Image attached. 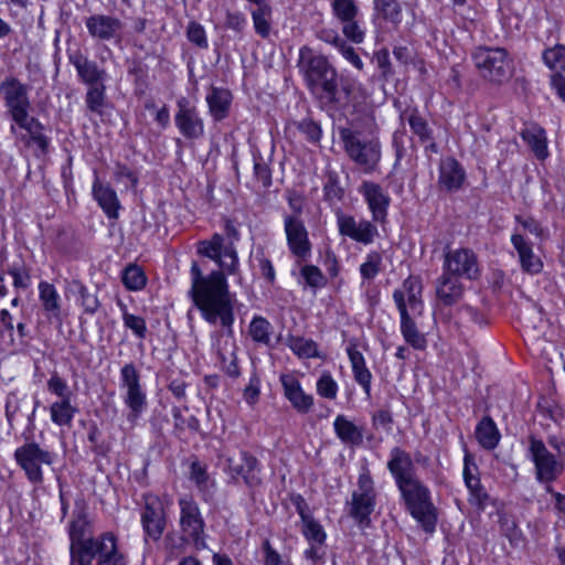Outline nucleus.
I'll use <instances>...</instances> for the list:
<instances>
[{
    "label": "nucleus",
    "mask_w": 565,
    "mask_h": 565,
    "mask_svg": "<svg viewBox=\"0 0 565 565\" xmlns=\"http://www.w3.org/2000/svg\"><path fill=\"white\" fill-rule=\"evenodd\" d=\"M382 255L379 252H371L360 266V274L364 280H372L381 270Z\"/></svg>",
    "instance_id": "864d4df0"
},
{
    "label": "nucleus",
    "mask_w": 565,
    "mask_h": 565,
    "mask_svg": "<svg viewBox=\"0 0 565 565\" xmlns=\"http://www.w3.org/2000/svg\"><path fill=\"white\" fill-rule=\"evenodd\" d=\"M466 487L470 493L469 502L478 509L483 510L489 500V494L481 484L480 478L470 482L468 481Z\"/></svg>",
    "instance_id": "5fc2aeb1"
},
{
    "label": "nucleus",
    "mask_w": 565,
    "mask_h": 565,
    "mask_svg": "<svg viewBox=\"0 0 565 565\" xmlns=\"http://www.w3.org/2000/svg\"><path fill=\"white\" fill-rule=\"evenodd\" d=\"M188 40L200 49H207L209 42L204 28L195 21H191L186 28Z\"/></svg>",
    "instance_id": "052dcab7"
},
{
    "label": "nucleus",
    "mask_w": 565,
    "mask_h": 565,
    "mask_svg": "<svg viewBox=\"0 0 565 565\" xmlns=\"http://www.w3.org/2000/svg\"><path fill=\"white\" fill-rule=\"evenodd\" d=\"M294 126L308 142L312 145H318L320 142L322 129L317 121L312 120L311 118H305L302 120L295 121Z\"/></svg>",
    "instance_id": "de8ad7c7"
},
{
    "label": "nucleus",
    "mask_w": 565,
    "mask_h": 565,
    "mask_svg": "<svg viewBox=\"0 0 565 565\" xmlns=\"http://www.w3.org/2000/svg\"><path fill=\"white\" fill-rule=\"evenodd\" d=\"M225 247L224 237L221 234H214L210 239L198 243V253L215 262L217 258H222Z\"/></svg>",
    "instance_id": "79ce46f5"
},
{
    "label": "nucleus",
    "mask_w": 565,
    "mask_h": 565,
    "mask_svg": "<svg viewBox=\"0 0 565 565\" xmlns=\"http://www.w3.org/2000/svg\"><path fill=\"white\" fill-rule=\"evenodd\" d=\"M215 262L218 264L221 270H213L211 274L206 275V277L211 276L213 273H221L223 276H225V273L235 274L238 269V257L234 245L232 243L226 245L222 253V258H217ZM200 270L201 274H203L201 268ZM202 276L205 277V275ZM224 278L226 279V277Z\"/></svg>",
    "instance_id": "37998d69"
},
{
    "label": "nucleus",
    "mask_w": 565,
    "mask_h": 565,
    "mask_svg": "<svg viewBox=\"0 0 565 565\" xmlns=\"http://www.w3.org/2000/svg\"><path fill=\"white\" fill-rule=\"evenodd\" d=\"M437 297L445 306L456 303L462 296L463 287L458 277L444 271L437 286Z\"/></svg>",
    "instance_id": "7c9ffc66"
},
{
    "label": "nucleus",
    "mask_w": 565,
    "mask_h": 565,
    "mask_svg": "<svg viewBox=\"0 0 565 565\" xmlns=\"http://www.w3.org/2000/svg\"><path fill=\"white\" fill-rule=\"evenodd\" d=\"M302 534L310 543L318 545H323L327 537L323 527L313 516L302 521Z\"/></svg>",
    "instance_id": "3c124183"
},
{
    "label": "nucleus",
    "mask_w": 565,
    "mask_h": 565,
    "mask_svg": "<svg viewBox=\"0 0 565 565\" xmlns=\"http://www.w3.org/2000/svg\"><path fill=\"white\" fill-rule=\"evenodd\" d=\"M225 471L234 479L242 478L249 488L258 487L262 483L259 477L258 461L256 457L247 451H241L238 456L226 459Z\"/></svg>",
    "instance_id": "a211bd4d"
},
{
    "label": "nucleus",
    "mask_w": 565,
    "mask_h": 565,
    "mask_svg": "<svg viewBox=\"0 0 565 565\" xmlns=\"http://www.w3.org/2000/svg\"><path fill=\"white\" fill-rule=\"evenodd\" d=\"M262 550L264 553V565H291L289 561L284 559L271 546L269 540L263 542Z\"/></svg>",
    "instance_id": "774afa93"
},
{
    "label": "nucleus",
    "mask_w": 565,
    "mask_h": 565,
    "mask_svg": "<svg viewBox=\"0 0 565 565\" xmlns=\"http://www.w3.org/2000/svg\"><path fill=\"white\" fill-rule=\"evenodd\" d=\"M92 193L100 209L110 220H117L119 216L120 202L116 191L109 185L103 183L98 177L93 183Z\"/></svg>",
    "instance_id": "bb28decb"
},
{
    "label": "nucleus",
    "mask_w": 565,
    "mask_h": 565,
    "mask_svg": "<svg viewBox=\"0 0 565 565\" xmlns=\"http://www.w3.org/2000/svg\"><path fill=\"white\" fill-rule=\"evenodd\" d=\"M8 274L13 278V286L18 289H26L31 285L30 270L21 259L13 262L9 268Z\"/></svg>",
    "instance_id": "8fccbe9b"
},
{
    "label": "nucleus",
    "mask_w": 565,
    "mask_h": 565,
    "mask_svg": "<svg viewBox=\"0 0 565 565\" xmlns=\"http://www.w3.org/2000/svg\"><path fill=\"white\" fill-rule=\"evenodd\" d=\"M287 345L296 355L301 359L319 356L318 345L311 339L289 337L287 340Z\"/></svg>",
    "instance_id": "58836bf2"
},
{
    "label": "nucleus",
    "mask_w": 565,
    "mask_h": 565,
    "mask_svg": "<svg viewBox=\"0 0 565 565\" xmlns=\"http://www.w3.org/2000/svg\"><path fill=\"white\" fill-rule=\"evenodd\" d=\"M472 60L480 75L491 82L502 83L512 74V62L503 47L478 46Z\"/></svg>",
    "instance_id": "1a4fd4ad"
},
{
    "label": "nucleus",
    "mask_w": 565,
    "mask_h": 565,
    "mask_svg": "<svg viewBox=\"0 0 565 565\" xmlns=\"http://www.w3.org/2000/svg\"><path fill=\"white\" fill-rule=\"evenodd\" d=\"M178 504L180 508L181 541L193 544L196 550L206 548L205 521L199 504L190 495L181 497Z\"/></svg>",
    "instance_id": "9d476101"
},
{
    "label": "nucleus",
    "mask_w": 565,
    "mask_h": 565,
    "mask_svg": "<svg viewBox=\"0 0 565 565\" xmlns=\"http://www.w3.org/2000/svg\"><path fill=\"white\" fill-rule=\"evenodd\" d=\"M476 438L484 449H494L500 441V433L495 423L489 416L483 417L477 425L475 431Z\"/></svg>",
    "instance_id": "72a5a7b5"
},
{
    "label": "nucleus",
    "mask_w": 565,
    "mask_h": 565,
    "mask_svg": "<svg viewBox=\"0 0 565 565\" xmlns=\"http://www.w3.org/2000/svg\"><path fill=\"white\" fill-rule=\"evenodd\" d=\"M338 231L341 236L349 237L363 245H370L379 236V231L374 222L367 220L356 221L354 216L343 213L341 210L335 212Z\"/></svg>",
    "instance_id": "f3484780"
},
{
    "label": "nucleus",
    "mask_w": 565,
    "mask_h": 565,
    "mask_svg": "<svg viewBox=\"0 0 565 565\" xmlns=\"http://www.w3.org/2000/svg\"><path fill=\"white\" fill-rule=\"evenodd\" d=\"M89 533V521L84 504L76 502L73 519L68 525L71 563L88 565V550L96 537H86Z\"/></svg>",
    "instance_id": "f8f14e48"
},
{
    "label": "nucleus",
    "mask_w": 565,
    "mask_h": 565,
    "mask_svg": "<svg viewBox=\"0 0 565 565\" xmlns=\"http://www.w3.org/2000/svg\"><path fill=\"white\" fill-rule=\"evenodd\" d=\"M339 136L348 157L358 164L366 174L377 170L381 161L382 151L379 138L372 134L342 127L339 129Z\"/></svg>",
    "instance_id": "39448f33"
},
{
    "label": "nucleus",
    "mask_w": 565,
    "mask_h": 565,
    "mask_svg": "<svg viewBox=\"0 0 565 565\" xmlns=\"http://www.w3.org/2000/svg\"><path fill=\"white\" fill-rule=\"evenodd\" d=\"M0 94L12 120L11 134L24 145L34 143L43 153L47 152L50 139L43 132L44 126L30 114L32 104L28 85L17 77L8 76L0 83Z\"/></svg>",
    "instance_id": "7ed1b4c3"
},
{
    "label": "nucleus",
    "mask_w": 565,
    "mask_h": 565,
    "mask_svg": "<svg viewBox=\"0 0 565 565\" xmlns=\"http://www.w3.org/2000/svg\"><path fill=\"white\" fill-rule=\"evenodd\" d=\"M285 232L291 254L299 260H307L311 255V243L303 222L296 216H286Z\"/></svg>",
    "instance_id": "6ab92c4d"
},
{
    "label": "nucleus",
    "mask_w": 565,
    "mask_h": 565,
    "mask_svg": "<svg viewBox=\"0 0 565 565\" xmlns=\"http://www.w3.org/2000/svg\"><path fill=\"white\" fill-rule=\"evenodd\" d=\"M422 284L415 277L404 280L401 288L395 289L393 299L401 317V332L405 341L416 350L426 348L425 335L418 331L414 317L423 315Z\"/></svg>",
    "instance_id": "20e7f679"
},
{
    "label": "nucleus",
    "mask_w": 565,
    "mask_h": 565,
    "mask_svg": "<svg viewBox=\"0 0 565 565\" xmlns=\"http://www.w3.org/2000/svg\"><path fill=\"white\" fill-rule=\"evenodd\" d=\"M174 122L180 134L190 140L200 139L204 136V121L198 108L186 98L177 100Z\"/></svg>",
    "instance_id": "2eb2a0df"
},
{
    "label": "nucleus",
    "mask_w": 565,
    "mask_h": 565,
    "mask_svg": "<svg viewBox=\"0 0 565 565\" xmlns=\"http://www.w3.org/2000/svg\"><path fill=\"white\" fill-rule=\"evenodd\" d=\"M232 93L223 87H211L206 95L209 111L215 121L227 117L232 104Z\"/></svg>",
    "instance_id": "c756f323"
},
{
    "label": "nucleus",
    "mask_w": 565,
    "mask_h": 565,
    "mask_svg": "<svg viewBox=\"0 0 565 565\" xmlns=\"http://www.w3.org/2000/svg\"><path fill=\"white\" fill-rule=\"evenodd\" d=\"M47 390L51 394L60 397V399L71 398V392L66 381L56 372H54L47 381Z\"/></svg>",
    "instance_id": "e2e57ef3"
},
{
    "label": "nucleus",
    "mask_w": 565,
    "mask_h": 565,
    "mask_svg": "<svg viewBox=\"0 0 565 565\" xmlns=\"http://www.w3.org/2000/svg\"><path fill=\"white\" fill-rule=\"evenodd\" d=\"M521 137L527 143L537 159L544 160L547 158V138L546 132L542 127L532 125L522 130Z\"/></svg>",
    "instance_id": "2f4dec72"
},
{
    "label": "nucleus",
    "mask_w": 565,
    "mask_h": 565,
    "mask_svg": "<svg viewBox=\"0 0 565 565\" xmlns=\"http://www.w3.org/2000/svg\"><path fill=\"white\" fill-rule=\"evenodd\" d=\"M373 61L376 63L384 81H390L394 77V70L390 60V53L386 49H382L374 53Z\"/></svg>",
    "instance_id": "13d9d810"
},
{
    "label": "nucleus",
    "mask_w": 565,
    "mask_h": 565,
    "mask_svg": "<svg viewBox=\"0 0 565 565\" xmlns=\"http://www.w3.org/2000/svg\"><path fill=\"white\" fill-rule=\"evenodd\" d=\"M543 61L545 65L554 72V74H562L565 72V46L557 44L545 50L543 53Z\"/></svg>",
    "instance_id": "a18cd8bd"
},
{
    "label": "nucleus",
    "mask_w": 565,
    "mask_h": 565,
    "mask_svg": "<svg viewBox=\"0 0 565 565\" xmlns=\"http://www.w3.org/2000/svg\"><path fill=\"white\" fill-rule=\"evenodd\" d=\"M86 28L94 39L111 41L120 39L122 22L113 15L93 14L86 19Z\"/></svg>",
    "instance_id": "412c9836"
},
{
    "label": "nucleus",
    "mask_w": 565,
    "mask_h": 565,
    "mask_svg": "<svg viewBox=\"0 0 565 565\" xmlns=\"http://www.w3.org/2000/svg\"><path fill=\"white\" fill-rule=\"evenodd\" d=\"M527 450L534 465L536 481L545 486L546 492H552V483L564 472V462L557 459L545 444L533 435L529 437Z\"/></svg>",
    "instance_id": "6e6552de"
},
{
    "label": "nucleus",
    "mask_w": 565,
    "mask_h": 565,
    "mask_svg": "<svg viewBox=\"0 0 565 565\" xmlns=\"http://www.w3.org/2000/svg\"><path fill=\"white\" fill-rule=\"evenodd\" d=\"M324 199L327 201H341L344 194V190L341 188L335 172L328 173V181L323 186Z\"/></svg>",
    "instance_id": "bf43d9fd"
},
{
    "label": "nucleus",
    "mask_w": 565,
    "mask_h": 565,
    "mask_svg": "<svg viewBox=\"0 0 565 565\" xmlns=\"http://www.w3.org/2000/svg\"><path fill=\"white\" fill-rule=\"evenodd\" d=\"M338 438L348 445L359 446L363 441L362 429L349 420L344 415H338L333 422Z\"/></svg>",
    "instance_id": "473e14b6"
},
{
    "label": "nucleus",
    "mask_w": 565,
    "mask_h": 565,
    "mask_svg": "<svg viewBox=\"0 0 565 565\" xmlns=\"http://www.w3.org/2000/svg\"><path fill=\"white\" fill-rule=\"evenodd\" d=\"M191 288L189 296L200 310L202 318L210 324H220L223 331H215L212 337L221 370L231 379L241 376L237 359V345L234 339V305L227 280L223 274L213 273L203 277L198 262L193 260L190 269Z\"/></svg>",
    "instance_id": "f257e3e1"
},
{
    "label": "nucleus",
    "mask_w": 565,
    "mask_h": 565,
    "mask_svg": "<svg viewBox=\"0 0 565 565\" xmlns=\"http://www.w3.org/2000/svg\"><path fill=\"white\" fill-rule=\"evenodd\" d=\"M401 497L409 514L427 533H433L437 524V509L433 503L430 490L418 478L397 486Z\"/></svg>",
    "instance_id": "423d86ee"
},
{
    "label": "nucleus",
    "mask_w": 565,
    "mask_h": 565,
    "mask_svg": "<svg viewBox=\"0 0 565 565\" xmlns=\"http://www.w3.org/2000/svg\"><path fill=\"white\" fill-rule=\"evenodd\" d=\"M359 192L367 203L373 222L384 223L387 217L391 199L383 191L382 186L372 181H363Z\"/></svg>",
    "instance_id": "aec40b11"
},
{
    "label": "nucleus",
    "mask_w": 565,
    "mask_h": 565,
    "mask_svg": "<svg viewBox=\"0 0 565 565\" xmlns=\"http://www.w3.org/2000/svg\"><path fill=\"white\" fill-rule=\"evenodd\" d=\"M190 479L196 484L200 490L207 488L209 475L206 467L199 460H194L190 467Z\"/></svg>",
    "instance_id": "0e129e2a"
},
{
    "label": "nucleus",
    "mask_w": 565,
    "mask_h": 565,
    "mask_svg": "<svg viewBox=\"0 0 565 565\" xmlns=\"http://www.w3.org/2000/svg\"><path fill=\"white\" fill-rule=\"evenodd\" d=\"M140 522L145 540L159 541L167 526V513L162 500L153 493L142 495Z\"/></svg>",
    "instance_id": "4468645a"
},
{
    "label": "nucleus",
    "mask_w": 565,
    "mask_h": 565,
    "mask_svg": "<svg viewBox=\"0 0 565 565\" xmlns=\"http://www.w3.org/2000/svg\"><path fill=\"white\" fill-rule=\"evenodd\" d=\"M511 244L516 250L521 269L530 275H537L543 269L542 259L534 254L532 244L520 233L511 235Z\"/></svg>",
    "instance_id": "b1692460"
},
{
    "label": "nucleus",
    "mask_w": 565,
    "mask_h": 565,
    "mask_svg": "<svg viewBox=\"0 0 565 565\" xmlns=\"http://www.w3.org/2000/svg\"><path fill=\"white\" fill-rule=\"evenodd\" d=\"M68 58L70 63L75 67L82 83L87 86L105 83L107 73L104 68L99 67L95 61H90L78 51L70 54Z\"/></svg>",
    "instance_id": "5701e85b"
},
{
    "label": "nucleus",
    "mask_w": 565,
    "mask_h": 565,
    "mask_svg": "<svg viewBox=\"0 0 565 565\" xmlns=\"http://www.w3.org/2000/svg\"><path fill=\"white\" fill-rule=\"evenodd\" d=\"M466 179V173L461 164L452 157H447L439 164V185L449 191L459 190Z\"/></svg>",
    "instance_id": "cd10ccee"
},
{
    "label": "nucleus",
    "mask_w": 565,
    "mask_h": 565,
    "mask_svg": "<svg viewBox=\"0 0 565 565\" xmlns=\"http://www.w3.org/2000/svg\"><path fill=\"white\" fill-rule=\"evenodd\" d=\"M298 67L305 84L319 107L326 111H342L351 103L354 82L339 76L337 68L322 54L309 46L299 50Z\"/></svg>",
    "instance_id": "f03ea898"
},
{
    "label": "nucleus",
    "mask_w": 565,
    "mask_h": 565,
    "mask_svg": "<svg viewBox=\"0 0 565 565\" xmlns=\"http://www.w3.org/2000/svg\"><path fill=\"white\" fill-rule=\"evenodd\" d=\"M317 393L328 399H334L338 394V383L329 371H323L317 381Z\"/></svg>",
    "instance_id": "603ef678"
},
{
    "label": "nucleus",
    "mask_w": 565,
    "mask_h": 565,
    "mask_svg": "<svg viewBox=\"0 0 565 565\" xmlns=\"http://www.w3.org/2000/svg\"><path fill=\"white\" fill-rule=\"evenodd\" d=\"M55 454L40 447L31 441L18 447L14 451V459L24 471L26 479L32 484H41L44 481L42 466H51L54 462Z\"/></svg>",
    "instance_id": "ddd939ff"
},
{
    "label": "nucleus",
    "mask_w": 565,
    "mask_h": 565,
    "mask_svg": "<svg viewBox=\"0 0 565 565\" xmlns=\"http://www.w3.org/2000/svg\"><path fill=\"white\" fill-rule=\"evenodd\" d=\"M85 104L89 111L102 116L106 106L105 83L89 85L85 94Z\"/></svg>",
    "instance_id": "e433bc0d"
},
{
    "label": "nucleus",
    "mask_w": 565,
    "mask_h": 565,
    "mask_svg": "<svg viewBox=\"0 0 565 565\" xmlns=\"http://www.w3.org/2000/svg\"><path fill=\"white\" fill-rule=\"evenodd\" d=\"M121 281L128 290H141L147 282L142 268L136 264L128 265L121 274Z\"/></svg>",
    "instance_id": "ea45409f"
},
{
    "label": "nucleus",
    "mask_w": 565,
    "mask_h": 565,
    "mask_svg": "<svg viewBox=\"0 0 565 565\" xmlns=\"http://www.w3.org/2000/svg\"><path fill=\"white\" fill-rule=\"evenodd\" d=\"M307 286L311 288L323 287L327 282L322 271L315 265H305L300 270Z\"/></svg>",
    "instance_id": "4d7b16f0"
},
{
    "label": "nucleus",
    "mask_w": 565,
    "mask_h": 565,
    "mask_svg": "<svg viewBox=\"0 0 565 565\" xmlns=\"http://www.w3.org/2000/svg\"><path fill=\"white\" fill-rule=\"evenodd\" d=\"M444 270L451 276L477 279L480 274L477 255L469 248L449 249L445 254Z\"/></svg>",
    "instance_id": "dca6fc26"
},
{
    "label": "nucleus",
    "mask_w": 565,
    "mask_h": 565,
    "mask_svg": "<svg viewBox=\"0 0 565 565\" xmlns=\"http://www.w3.org/2000/svg\"><path fill=\"white\" fill-rule=\"evenodd\" d=\"M120 386L126 390L124 402L129 408L127 420L135 427L147 407V394L141 385V375L132 362L120 369Z\"/></svg>",
    "instance_id": "9b49d317"
},
{
    "label": "nucleus",
    "mask_w": 565,
    "mask_h": 565,
    "mask_svg": "<svg viewBox=\"0 0 565 565\" xmlns=\"http://www.w3.org/2000/svg\"><path fill=\"white\" fill-rule=\"evenodd\" d=\"M331 11L333 17L341 22H349L348 20L359 18L360 10L354 0H332Z\"/></svg>",
    "instance_id": "c03bdc74"
},
{
    "label": "nucleus",
    "mask_w": 565,
    "mask_h": 565,
    "mask_svg": "<svg viewBox=\"0 0 565 565\" xmlns=\"http://www.w3.org/2000/svg\"><path fill=\"white\" fill-rule=\"evenodd\" d=\"M349 22H341L342 33L347 40L360 44L364 41L365 32L362 29L359 19L353 18L348 20Z\"/></svg>",
    "instance_id": "6e6d98bb"
},
{
    "label": "nucleus",
    "mask_w": 565,
    "mask_h": 565,
    "mask_svg": "<svg viewBox=\"0 0 565 565\" xmlns=\"http://www.w3.org/2000/svg\"><path fill=\"white\" fill-rule=\"evenodd\" d=\"M402 118L407 120L412 132L418 138L419 142L424 145L426 152H438V146L434 140L433 129L417 109L404 111Z\"/></svg>",
    "instance_id": "a878e982"
},
{
    "label": "nucleus",
    "mask_w": 565,
    "mask_h": 565,
    "mask_svg": "<svg viewBox=\"0 0 565 565\" xmlns=\"http://www.w3.org/2000/svg\"><path fill=\"white\" fill-rule=\"evenodd\" d=\"M254 174L263 186L268 188L271 184V171L262 157L254 156Z\"/></svg>",
    "instance_id": "338daca9"
},
{
    "label": "nucleus",
    "mask_w": 565,
    "mask_h": 565,
    "mask_svg": "<svg viewBox=\"0 0 565 565\" xmlns=\"http://www.w3.org/2000/svg\"><path fill=\"white\" fill-rule=\"evenodd\" d=\"M374 10L395 28L402 22V7L397 0H374Z\"/></svg>",
    "instance_id": "c9c22d12"
},
{
    "label": "nucleus",
    "mask_w": 565,
    "mask_h": 565,
    "mask_svg": "<svg viewBox=\"0 0 565 565\" xmlns=\"http://www.w3.org/2000/svg\"><path fill=\"white\" fill-rule=\"evenodd\" d=\"M376 504V490L374 481L367 468H363L358 478L356 489L352 491L351 501L347 503L349 516L361 527L371 523L370 515L374 512Z\"/></svg>",
    "instance_id": "0eeeda50"
},
{
    "label": "nucleus",
    "mask_w": 565,
    "mask_h": 565,
    "mask_svg": "<svg viewBox=\"0 0 565 565\" xmlns=\"http://www.w3.org/2000/svg\"><path fill=\"white\" fill-rule=\"evenodd\" d=\"M76 413L71 398L58 399L50 406L51 420L57 426H71Z\"/></svg>",
    "instance_id": "f704fd0d"
},
{
    "label": "nucleus",
    "mask_w": 565,
    "mask_h": 565,
    "mask_svg": "<svg viewBox=\"0 0 565 565\" xmlns=\"http://www.w3.org/2000/svg\"><path fill=\"white\" fill-rule=\"evenodd\" d=\"M354 380L362 386L364 393L371 395L372 373L366 367L363 354L358 350V340L351 339L347 347Z\"/></svg>",
    "instance_id": "c85d7f7f"
},
{
    "label": "nucleus",
    "mask_w": 565,
    "mask_h": 565,
    "mask_svg": "<svg viewBox=\"0 0 565 565\" xmlns=\"http://www.w3.org/2000/svg\"><path fill=\"white\" fill-rule=\"evenodd\" d=\"M119 306L122 311V321L125 327L130 329L137 338L145 339L147 334L146 320L140 316L129 313L126 305L121 301H119Z\"/></svg>",
    "instance_id": "09e8293b"
},
{
    "label": "nucleus",
    "mask_w": 565,
    "mask_h": 565,
    "mask_svg": "<svg viewBox=\"0 0 565 565\" xmlns=\"http://www.w3.org/2000/svg\"><path fill=\"white\" fill-rule=\"evenodd\" d=\"M280 382L284 394L292 407L300 414H307L313 406L312 395L306 394L300 382L292 375H281Z\"/></svg>",
    "instance_id": "393cba45"
},
{
    "label": "nucleus",
    "mask_w": 565,
    "mask_h": 565,
    "mask_svg": "<svg viewBox=\"0 0 565 565\" xmlns=\"http://www.w3.org/2000/svg\"><path fill=\"white\" fill-rule=\"evenodd\" d=\"M270 15L271 8L270 6H262L252 12V19L255 32L266 39L270 34Z\"/></svg>",
    "instance_id": "49530a36"
},
{
    "label": "nucleus",
    "mask_w": 565,
    "mask_h": 565,
    "mask_svg": "<svg viewBox=\"0 0 565 565\" xmlns=\"http://www.w3.org/2000/svg\"><path fill=\"white\" fill-rule=\"evenodd\" d=\"M271 329L273 327L266 318L255 316L249 323L248 333L255 342L268 345L270 342Z\"/></svg>",
    "instance_id": "a19ab883"
},
{
    "label": "nucleus",
    "mask_w": 565,
    "mask_h": 565,
    "mask_svg": "<svg viewBox=\"0 0 565 565\" xmlns=\"http://www.w3.org/2000/svg\"><path fill=\"white\" fill-rule=\"evenodd\" d=\"M386 466L396 486L417 477L411 454L401 447H393L391 449Z\"/></svg>",
    "instance_id": "4be33fe9"
},
{
    "label": "nucleus",
    "mask_w": 565,
    "mask_h": 565,
    "mask_svg": "<svg viewBox=\"0 0 565 565\" xmlns=\"http://www.w3.org/2000/svg\"><path fill=\"white\" fill-rule=\"evenodd\" d=\"M40 300L42 301L45 311L50 312L53 317L60 316V296L52 284L41 281L39 284Z\"/></svg>",
    "instance_id": "4c0bfd02"
},
{
    "label": "nucleus",
    "mask_w": 565,
    "mask_h": 565,
    "mask_svg": "<svg viewBox=\"0 0 565 565\" xmlns=\"http://www.w3.org/2000/svg\"><path fill=\"white\" fill-rule=\"evenodd\" d=\"M78 294L81 297V305L84 308V311L88 315H94L100 306L96 294L89 292L84 285H79Z\"/></svg>",
    "instance_id": "69168bd1"
},
{
    "label": "nucleus",
    "mask_w": 565,
    "mask_h": 565,
    "mask_svg": "<svg viewBox=\"0 0 565 565\" xmlns=\"http://www.w3.org/2000/svg\"><path fill=\"white\" fill-rule=\"evenodd\" d=\"M254 262L260 271V275L273 285L276 279L275 269L273 263L265 256L263 250H257L254 256Z\"/></svg>",
    "instance_id": "680f3d73"
}]
</instances>
